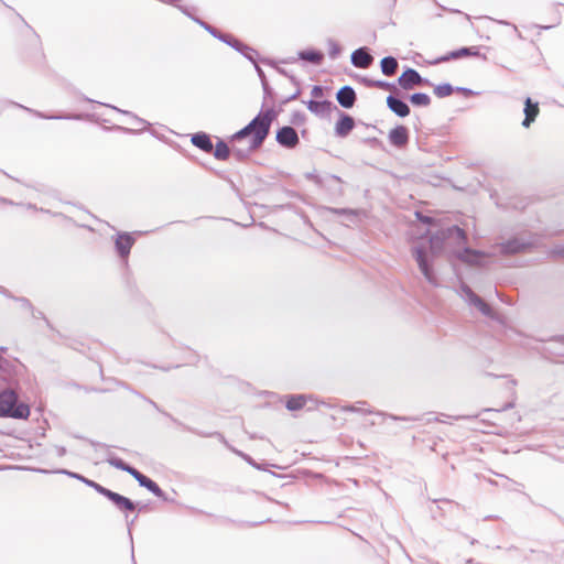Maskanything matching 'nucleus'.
I'll return each mask as SVG.
<instances>
[{
	"label": "nucleus",
	"instance_id": "nucleus-1",
	"mask_svg": "<svg viewBox=\"0 0 564 564\" xmlns=\"http://www.w3.org/2000/svg\"><path fill=\"white\" fill-rule=\"evenodd\" d=\"M278 117V112L274 110V108H268L264 111H260L252 120L253 124V135L250 140V149L257 150L259 149L267 137L269 135L270 128L272 122Z\"/></svg>",
	"mask_w": 564,
	"mask_h": 564
},
{
	"label": "nucleus",
	"instance_id": "nucleus-2",
	"mask_svg": "<svg viewBox=\"0 0 564 564\" xmlns=\"http://www.w3.org/2000/svg\"><path fill=\"white\" fill-rule=\"evenodd\" d=\"M30 415V408L24 402H19L18 394L12 390L0 392V417L25 420Z\"/></svg>",
	"mask_w": 564,
	"mask_h": 564
},
{
	"label": "nucleus",
	"instance_id": "nucleus-3",
	"mask_svg": "<svg viewBox=\"0 0 564 564\" xmlns=\"http://www.w3.org/2000/svg\"><path fill=\"white\" fill-rule=\"evenodd\" d=\"M534 246L532 238L514 237L496 246L501 256H514L531 250Z\"/></svg>",
	"mask_w": 564,
	"mask_h": 564
},
{
	"label": "nucleus",
	"instance_id": "nucleus-4",
	"mask_svg": "<svg viewBox=\"0 0 564 564\" xmlns=\"http://www.w3.org/2000/svg\"><path fill=\"white\" fill-rule=\"evenodd\" d=\"M446 239H455L458 243H464L467 237L465 230L458 226H452L446 230H442L430 238V246L433 252L441 251Z\"/></svg>",
	"mask_w": 564,
	"mask_h": 564
},
{
	"label": "nucleus",
	"instance_id": "nucleus-5",
	"mask_svg": "<svg viewBox=\"0 0 564 564\" xmlns=\"http://www.w3.org/2000/svg\"><path fill=\"white\" fill-rule=\"evenodd\" d=\"M455 257L460 260L462 262L471 265V267H479L484 268L486 267V258H490L496 256L495 252H485L480 250H475L468 247H464L460 250H456L454 252Z\"/></svg>",
	"mask_w": 564,
	"mask_h": 564
},
{
	"label": "nucleus",
	"instance_id": "nucleus-6",
	"mask_svg": "<svg viewBox=\"0 0 564 564\" xmlns=\"http://www.w3.org/2000/svg\"><path fill=\"white\" fill-rule=\"evenodd\" d=\"M412 256L414 257L415 261L417 262L419 269L426 279V281L436 286L437 285V278L433 271L432 263L429 260V257L426 254V251L421 246H414L412 248Z\"/></svg>",
	"mask_w": 564,
	"mask_h": 564
},
{
	"label": "nucleus",
	"instance_id": "nucleus-7",
	"mask_svg": "<svg viewBox=\"0 0 564 564\" xmlns=\"http://www.w3.org/2000/svg\"><path fill=\"white\" fill-rule=\"evenodd\" d=\"M398 84L405 90L413 89L415 86H431V82L423 78L419 72L413 68H406L398 78Z\"/></svg>",
	"mask_w": 564,
	"mask_h": 564
},
{
	"label": "nucleus",
	"instance_id": "nucleus-8",
	"mask_svg": "<svg viewBox=\"0 0 564 564\" xmlns=\"http://www.w3.org/2000/svg\"><path fill=\"white\" fill-rule=\"evenodd\" d=\"M462 291L464 293L465 300L470 304L476 306L482 315L487 317L495 318V312L491 306L486 303L480 296H478L468 285L463 284Z\"/></svg>",
	"mask_w": 564,
	"mask_h": 564
},
{
	"label": "nucleus",
	"instance_id": "nucleus-9",
	"mask_svg": "<svg viewBox=\"0 0 564 564\" xmlns=\"http://www.w3.org/2000/svg\"><path fill=\"white\" fill-rule=\"evenodd\" d=\"M276 142L286 149H294L299 143V134L291 126H284L276 131Z\"/></svg>",
	"mask_w": 564,
	"mask_h": 564
},
{
	"label": "nucleus",
	"instance_id": "nucleus-10",
	"mask_svg": "<svg viewBox=\"0 0 564 564\" xmlns=\"http://www.w3.org/2000/svg\"><path fill=\"white\" fill-rule=\"evenodd\" d=\"M134 238L129 232H120L118 234L115 247L120 258L127 259L132 246L134 245Z\"/></svg>",
	"mask_w": 564,
	"mask_h": 564
},
{
	"label": "nucleus",
	"instance_id": "nucleus-11",
	"mask_svg": "<svg viewBox=\"0 0 564 564\" xmlns=\"http://www.w3.org/2000/svg\"><path fill=\"white\" fill-rule=\"evenodd\" d=\"M351 64L358 68H368L373 63V56L367 47H359L351 53Z\"/></svg>",
	"mask_w": 564,
	"mask_h": 564
},
{
	"label": "nucleus",
	"instance_id": "nucleus-12",
	"mask_svg": "<svg viewBox=\"0 0 564 564\" xmlns=\"http://www.w3.org/2000/svg\"><path fill=\"white\" fill-rule=\"evenodd\" d=\"M336 99L343 108L350 109L357 100L356 91L351 86L345 85L336 93Z\"/></svg>",
	"mask_w": 564,
	"mask_h": 564
},
{
	"label": "nucleus",
	"instance_id": "nucleus-13",
	"mask_svg": "<svg viewBox=\"0 0 564 564\" xmlns=\"http://www.w3.org/2000/svg\"><path fill=\"white\" fill-rule=\"evenodd\" d=\"M474 50H475V47H462L459 50L452 51V52L447 53L446 55L437 57L433 61H430L429 64L437 65V64L448 62L451 59L460 58L464 56L478 55V51H474Z\"/></svg>",
	"mask_w": 564,
	"mask_h": 564
},
{
	"label": "nucleus",
	"instance_id": "nucleus-14",
	"mask_svg": "<svg viewBox=\"0 0 564 564\" xmlns=\"http://www.w3.org/2000/svg\"><path fill=\"white\" fill-rule=\"evenodd\" d=\"M387 106L398 117L404 118L410 115L409 105L393 95L387 97Z\"/></svg>",
	"mask_w": 564,
	"mask_h": 564
},
{
	"label": "nucleus",
	"instance_id": "nucleus-15",
	"mask_svg": "<svg viewBox=\"0 0 564 564\" xmlns=\"http://www.w3.org/2000/svg\"><path fill=\"white\" fill-rule=\"evenodd\" d=\"M389 141L398 148H402L409 142V131L404 126H397L389 132Z\"/></svg>",
	"mask_w": 564,
	"mask_h": 564
},
{
	"label": "nucleus",
	"instance_id": "nucleus-16",
	"mask_svg": "<svg viewBox=\"0 0 564 564\" xmlns=\"http://www.w3.org/2000/svg\"><path fill=\"white\" fill-rule=\"evenodd\" d=\"M133 478L138 481L139 486L147 488L154 496L159 498L164 497V491L159 487V485L139 470L135 471Z\"/></svg>",
	"mask_w": 564,
	"mask_h": 564
},
{
	"label": "nucleus",
	"instance_id": "nucleus-17",
	"mask_svg": "<svg viewBox=\"0 0 564 564\" xmlns=\"http://www.w3.org/2000/svg\"><path fill=\"white\" fill-rule=\"evenodd\" d=\"M355 127V120L351 116L341 112L339 120L336 122L335 132L338 137H347Z\"/></svg>",
	"mask_w": 564,
	"mask_h": 564
},
{
	"label": "nucleus",
	"instance_id": "nucleus-18",
	"mask_svg": "<svg viewBox=\"0 0 564 564\" xmlns=\"http://www.w3.org/2000/svg\"><path fill=\"white\" fill-rule=\"evenodd\" d=\"M305 104L307 106V109L317 116L328 115L332 111V109L334 108L333 102L329 100L318 101V100L311 99V100L306 101Z\"/></svg>",
	"mask_w": 564,
	"mask_h": 564
},
{
	"label": "nucleus",
	"instance_id": "nucleus-19",
	"mask_svg": "<svg viewBox=\"0 0 564 564\" xmlns=\"http://www.w3.org/2000/svg\"><path fill=\"white\" fill-rule=\"evenodd\" d=\"M524 119L522 121V126L524 128H529L531 123L535 120L539 115V105L538 102H532L531 98H527L524 101Z\"/></svg>",
	"mask_w": 564,
	"mask_h": 564
},
{
	"label": "nucleus",
	"instance_id": "nucleus-20",
	"mask_svg": "<svg viewBox=\"0 0 564 564\" xmlns=\"http://www.w3.org/2000/svg\"><path fill=\"white\" fill-rule=\"evenodd\" d=\"M192 143L206 153H210L214 149L210 137L205 132H197L192 135Z\"/></svg>",
	"mask_w": 564,
	"mask_h": 564
},
{
	"label": "nucleus",
	"instance_id": "nucleus-21",
	"mask_svg": "<svg viewBox=\"0 0 564 564\" xmlns=\"http://www.w3.org/2000/svg\"><path fill=\"white\" fill-rule=\"evenodd\" d=\"M109 500L120 511H133L135 509V503L131 499H129L118 492L112 491L111 496L109 497Z\"/></svg>",
	"mask_w": 564,
	"mask_h": 564
},
{
	"label": "nucleus",
	"instance_id": "nucleus-22",
	"mask_svg": "<svg viewBox=\"0 0 564 564\" xmlns=\"http://www.w3.org/2000/svg\"><path fill=\"white\" fill-rule=\"evenodd\" d=\"M307 400H313L312 395L306 394H293L289 395L286 400V409L289 411H297L306 405Z\"/></svg>",
	"mask_w": 564,
	"mask_h": 564
},
{
	"label": "nucleus",
	"instance_id": "nucleus-23",
	"mask_svg": "<svg viewBox=\"0 0 564 564\" xmlns=\"http://www.w3.org/2000/svg\"><path fill=\"white\" fill-rule=\"evenodd\" d=\"M106 462L117 468V469H120L122 471H126L128 473L129 475H131L133 477V475L135 474V471L138 469H135L134 467L128 465L127 463H124L121 458L117 457L116 455H113L112 453H110L108 455V457L106 458Z\"/></svg>",
	"mask_w": 564,
	"mask_h": 564
},
{
	"label": "nucleus",
	"instance_id": "nucleus-24",
	"mask_svg": "<svg viewBox=\"0 0 564 564\" xmlns=\"http://www.w3.org/2000/svg\"><path fill=\"white\" fill-rule=\"evenodd\" d=\"M399 63L393 56H386L380 62L381 72L386 76H392L398 69Z\"/></svg>",
	"mask_w": 564,
	"mask_h": 564
},
{
	"label": "nucleus",
	"instance_id": "nucleus-25",
	"mask_svg": "<svg viewBox=\"0 0 564 564\" xmlns=\"http://www.w3.org/2000/svg\"><path fill=\"white\" fill-rule=\"evenodd\" d=\"M299 58L310 62L314 65H319L324 59V54L315 50H306L299 52Z\"/></svg>",
	"mask_w": 564,
	"mask_h": 564
},
{
	"label": "nucleus",
	"instance_id": "nucleus-26",
	"mask_svg": "<svg viewBox=\"0 0 564 564\" xmlns=\"http://www.w3.org/2000/svg\"><path fill=\"white\" fill-rule=\"evenodd\" d=\"M341 184V178L334 174H324L318 178V186L327 189H336Z\"/></svg>",
	"mask_w": 564,
	"mask_h": 564
},
{
	"label": "nucleus",
	"instance_id": "nucleus-27",
	"mask_svg": "<svg viewBox=\"0 0 564 564\" xmlns=\"http://www.w3.org/2000/svg\"><path fill=\"white\" fill-rule=\"evenodd\" d=\"M230 155V149L224 140H218L215 147L214 156L217 160L225 161Z\"/></svg>",
	"mask_w": 564,
	"mask_h": 564
},
{
	"label": "nucleus",
	"instance_id": "nucleus-28",
	"mask_svg": "<svg viewBox=\"0 0 564 564\" xmlns=\"http://www.w3.org/2000/svg\"><path fill=\"white\" fill-rule=\"evenodd\" d=\"M410 102L416 107H427L431 104V98L425 93H414L410 97Z\"/></svg>",
	"mask_w": 564,
	"mask_h": 564
},
{
	"label": "nucleus",
	"instance_id": "nucleus-29",
	"mask_svg": "<svg viewBox=\"0 0 564 564\" xmlns=\"http://www.w3.org/2000/svg\"><path fill=\"white\" fill-rule=\"evenodd\" d=\"M365 405H366L365 401H359L356 404L343 405L340 410L343 412H355V413H360V414L373 413L372 410L366 409Z\"/></svg>",
	"mask_w": 564,
	"mask_h": 564
},
{
	"label": "nucleus",
	"instance_id": "nucleus-30",
	"mask_svg": "<svg viewBox=\"0 0 564 564\" xmlns=\"http://www.w3.org/2000/svg\"><path fill=\"white\" fill-rule=\"evenodd\" d=\"M328 210L332 213V214H335V215H339V216H345L347 217L350 221H354L358 215H359V210L357 209H350V208H328Z\"/></svg>",
	"mask_w": 564,
	"mask_h": 564
},
{
	"label": "nucleus",
	"instance_id": "nucleus-31",
	"mask_svg": "<svg viewBox=\"0 0 564 564\" xmlns=\"http://www.w3.org/2000/svg\"><path fill=\"white\" fill-rule=\"evenodd\" d=\"M453 91H454V87L451 84H448V83L437 85L434 88V94L438 98L447 97V96L452 95Z\"/></svg>",
	"mask_w": 564,
	"mask_h": 564
},
{
	"label": "nucleus",
	"instance_id": "nucleus-32",
	"mask_svg": "<svg viewBox=\"0 0 564 564\" xmlns=\"http://www.w3.org/2000/svg\"><path fill=\"white\" fill-rule=\"evenodd\" d=\"M253 124L252 122L250 121L246 127H243L241 130L237 131L234 135H232V140L234 141H239V140H242L245 139L246 137L248 135H253Z\"/></svg>",
	"mask_w": 564,
	"mask_h": 564
},
{
	"label": "nucleus",
	"instance_id": "nucleus-33",
	"mask_svg": "<svg viewBox=\"0 0 564 564\" xmlns=\"http://www.w3.org/2000/svg\"><path fill=\"white\" fill-rule=\"evenodd\" d=\"M88 487L95 489L99 495H102L107 499H109V497L112 494V490L101 486L100 484H98V482H96L94 480H93V482L88 484Z\"/></svg>",
	"mask_w": 564,
	"mask_h": 564
},
{
	"label": "nucleus",
	"instance_id": "nucleus-34",
	"mask_svg": "<svg viewBox=\"0 0 564 564\" xmlns=\"http://www.w3.org/2000/svg\"><path fill=\"white\" fill-rule=\"evenodd\" d=\"M88 487L95 489L99 495H102L107 499H109V497L112 494V490L101 486L100 484H98V482H96L94 480H93V482L88 484Z\"/></svg>",
	"mask_w": 564,
	"mask_h": 564
},
{
	"label": "nucleus",
	"instance_id": "nucleus-35",
	"mask_svg": "<svg viewBox=\"0 0 564 564\" xmlns=\"http://www.w3.org/2000/svg\"><path fill=\"white\" fill-rule=\"evenodd\" d=\"M340 51V46L334 40H328V54L330 58H337Z\"/></svg>",
	"mask_w": 564,
	"mask_h": 564
},
{
	"label": "nucleus",
	"instance_id": "nucleus-36",
	"mask_svg": "<svg viewBox=\"0 0 564 564\" xmlns=\"http://www.w3.org/2000/svg\"><path fill=\"white\" fill-rule=\"evenodd\" d=\"M228 45L231 46L232 48H235L239 53L250 52V46H248L245 43L240 42L236 37L234 40H231V42L228 43Z\"/></svg>",
	"mask_w": 564,
	"mask_h": 564
},
{
	"label": "nucleus",
	"instance_id": "nucleus-37",
	"mask_svg": "<svg viewBox=\"0 0 564 564\" xmlns=\"http://www.w3.org/2000/svg\"><path fill=\"white\" fill-rule=\"evenodd\" d=\"M232 154L239 160L242 161L249 156V154L253 151L250 149V145L247 149H237L232 148Z\"/></svg>",
	"mask_w": 564,
	"mask_h": 564
},
{
	"label": "nucleus",
	"instance_id": "nucleus-38",
	"mask_svg": "<svg viewBox=\"0 0 564 564\" xmlns=\"http://www.w3.org/2000/svg\"><path fill=\"white\" fill-rule=\"evenodd\" d=\"M194 21H196L200 26H203L209 34H212L214 37H217L219 32L217 29H215L214 26H212L210 24H208L207 22L205 21H202L197 18L194 19Z\"/></svg>",
	"mask_w": 564,
	"mask_h": 564
},
{
	"label": "nucleus",
	"instance_id": "nucleus-39",
	"mask_svg": "<svg viewBox=\"0 0 564 564\" xmlns=\"http://www.w3.org/2000/svg\"><path fill=\"white\" fill-rule=\"evenodd\" d=\"M62 474H66L75 479H78L80 481H83L85 485L88 486V484L93 482V480L79 475V474H76V473H73V471H68V470H61Z\"/></svg>",
	"mask_w": 564,
	"mask_h": 564
},
{
	"label": "nucleus",
	"instance_id": "nucleus-40",
	"mask_svg": "<svg viewBox=\"0 0 564 564\" xmlns=\"http://www.w3.org/2000/svg\"><path fill=\"white\" fill-rule=\"evenodd\" d=\"M375 88L386 89V90H395L394 84L384 82V80H376Z\"/></svg>",
	"mask_w": 564,
	"mask_h": 564
},
{
	"label": "nucleus",
	"instance_id": "nucleus-41",
	"mask_svg": "<svg viewBox=\"0 0 564 564\" xmlns=\"http://www.w3.org/2000/svg\"><path fill=\"white\" fill-rule=\"evenodd\" d=\"M246 58H248L250 62L253 63V65L257 64V56H258V53L256 50H253L252 47H250V52H243L241 53Z\"/></svg>",
	"mask_w": 564,
	"mask_h": 564
},
{
	"label": "nucleus",
	"instance_id": "nucleus-42",
	"mask_svg": "<svg viewBox=\"0 0 564 564\" xmlns=\"http://www.w3.org/2000/svg\"><path fill=\"white\" fill-rule=\"evenodd\" d=\"M261 85L264 94V99L271 98L273 96V89L270 87L268 80L263 79V83Z\"/></svg>",
	"mask_w": 564,
	"mask_h": 564
},
{
	"label": "nucleus",
	"instance_id": "nucleus-43",
	"mask_svg": "<svg viewBox=\"0 0 564 564\" xmlns=\"http://www.w3.org/2000/svg\"><path fill=\"white\" fill-rule=\"evenodd\" d=\"M36 116L45 119H78L79 116H44L40 112H35Z\"/></svg>",
	"mask_w": 564,
	"mask_h": 564
},
{
	"label": "nucleus",
	"instance_id": "nucleus-44",
	"mask_svg": "<svg viewBox=\"0 0 564 564\" xmlns=\"http://www.w3.org/2000/svg\"><path fill=\"white\" fill-rule=\"evenodd\" d=\"M311 95L313 98H321L324 95L323 87L318 85L313 86Z\"/></svg>",
	"mask_w": 564,
	"mask_h": 564
},
{
	"label": "nucleus",
	"instance_id": "nucleus-45",
	"mask_svg": "<svg viewBox=\"0 0 564 564\" xmlns=\"http://www.w3.org/2000/svg\"><path fill=\"white\" fill-rule=\"evenodd\" d=\"M305 177L310 181H313L318 186V178H321L322 175L319 173H317V171H313V172L306 173Z\"/></svg>",
	"mask_w": 564,
	"mask_h": 564
},
{
	"label": "nucleus",
	"instance_id": "nucleus-46",
	"mask_svg": "<svg viewBox=\"0 0 564 564\" xmlns=\"http://www.w3.org/2000/svg\"><path fill=\"white\" fill-rule=\"evenodd\" d=\"M216 39H218L219 41H221L228 45V43H230L231 40H234L235 37L230 34L219 32V34Z\"/></svg>",
	"mask_w": 564,
	"mask_h": 564
},
{
	"label": "nucleus",
	"instance_id": "nucleus-47",
	"mask_svg": "<svg viewBox=\"0 0 564 564\" xmlns=\"http://www.w3.org/2000/svg\"><path fill=\"white\" fill-rule=\"evenodd\" d=\"M301 94V90L300 88L297 87L296 90L294 93H292L291 96L286 97L285 99H283L282 104H288L292 100H295Z\"/></svg>",
	"mask_w": 564,
	"mask_h": 564
},
{
	"label": "nucleus",
	"instance_id": "nucleus-48",
	"mask_svg": "<svg viewBox=\"0 0 564 564\" xmlns=\"http://www.w3.org/2000/svg\"><path fill=\"white\" fill-rule=\"evenodd\" d=\"M278 72H279L280 74H282V75H284V76L289 77V78H290V80H291L295 86H299V82H297V79H296L294 76L289 75V74H288V72H286L285 69H283V68H278Z\"/></svg>",
	"mask_w": 564,
	"mask_h": 564
},
{
	"label": "nucleus",
	"instance_id": "nucleus-49",
	"mask_svg": "<svg viewBox=\"0 0 564 564\" xmlns=\"http://www.w3.org/2000/svg\"><path fill=\"white\" fill-rule=\"evenodd\" d=\"M552 253L556 257H560V258H563L564 259V246H556L553 250H552Z\"/></svg>",
	"mask_w": 564,
	"mask_h": 564
},
{
	"label": "nucleus",
	"instance_id": "nucleus-50",
	"mask_svg": "<svg viewBox=\"0 0 564 564\" xmlns=\"http://www.w3.org/2000/svg\"><path fill=\"white\" fill-rule=\"evenodd\" d=\"M361 83H362L366 87L372 88V87H375L376 80H375V79H370V78H368V77H362V78H361Z\"/></svg>",
	"mask_w": 564,
	"mask_h": 564
},
{
	"label": "nucleus",
	"instance_id": "nucleus-51",
	"mask_svg": "<svg viewBox=\"0 0 564 564\" xmlns=\"http://www.w3.org/2000/svg\"><path fill=\"white\" fill-rule=\"evenodd\" d=\"M19 302L21 303V306L23 308H26V310H30V311L33 308L32 304L30 303V301L28 299H25V297L19 299Z\"/></svg>",
	"mask_w": 564,
	"mask_h": 564
},
{
	"label": "nucleus",
	"instance_id": "nucleus-52",
	"mask_svg": "<svg viewBox=\"0 0 564 564\" xmlns=\"http://www.w3.org/2000/svg\"><path fill=\"white\" fill-rule=\"evenodd\" d=\"M456 91H459L462 94H464L465 96H471V95H475V91L469 89V88H465V87H457L455 89Z\"/></svg>",
	"mask_w": 564,
	"mask_h": 564
},
{
	"label": "nucleus",
	"instance_id": "nucleus-53",
	"mask_svg": "<svg viewBox=\"0 0 564 564\" xmlns=\"http://www.w3.org/2000/svg\"><path fill=\"white\" fill-rule=\"evenodd\" d=\"M254 67H256L257 74H258V76H259V78L261 80V84H262L263 79H267L265 74H264V72L262 70V68L258 64H256Z\"/></svg>",
	"mask_w": 564,
	"mask_h": 564
},
{
	"label": "nucleus",
	"instance_id": "nucleus-54",
	"mask_svg": "<svg viewBox=\"0 0 564 564\" xmlns=\"http://www.w3.org/2000/svg\"><path fill=\"white\" fill-rule=\"evenodd\" d=\"M31 312H32V316L34 318L41 317V318L45 319V322L48 324V321L45 318V316L43 315L42 312H36V311H34V308H32Z\"/></svg>",
	"mask_w": 564,
	"mask_h": 564
},
{
	"label": "nucleus",
	"instance_id": "nucleus-55",
	"mask_svg": "<svg viewBox=\"0 0 564 564\" xmlns=\"http://www.w3.org/2000/svg\"><path fill=\"white\" fill-rule=\"evenodd\" d=\"M390 419L394 420V421H411L412 419L411 417H408V416H397V415H389Z\"/></svg>",
	"mask_w": 564,
	"mask_h": 564
},
{
	"label": "nucleus",
	"instance_id": "nucleus-56",
	"mask_svg": "<svg viewBox=\"0 0 564 564\" xmlns=\"http://www.w3.org/2000/svg\"><path fill=\"white\" fill-rule=\"evenodd\" d=\"M416 215L421 219V221H423L425 224H431L432 223V218L431 217H429V216L422 217L419 213H416Z\"/></svg>",
	"mask_w": 564,
	"mask_h": 564
},
{
	"label": "nucleus",
	"instance_id": "nucleus-57",
	"mask_svg": "<svg viewBox=\"0 0 564 564\" xmlns=\"http://www.w3.org/2000/svg\"><path fill=\"white\" fill-rule=\"evenodd\" d=\"M111 108H112V109H115V110H117V111H120V112H122V113H124V115L132 116V113H131V112H129V111L120 110V109H118L117 107H111Z\"/></svg>",
	"mask_w": 564,
	"mask_h": 564
},
{
	"label": "nucleus",
	"instance_id": "nucleus-58",
	"mask_svg": "<svg viewBox=\"0 0 564 564\" xmlns=\"http://www.w3.org/2000/svg\"><path fill=\"white\" fill-rule=\"evenodd\" d=\"M0 203H1V204H10V205L12 204V202H11V200H9V199H7V198H3V197H0Z\"/></svg>",
	"mask_w": 564,
	"mask_h": 564
},
{
	"label": "nucleus",
	"instance_id": "nucleus-59",
	"mask_svg": "<svg viewBox=\"0 0 564 564\" xmlns=\"http://www.w3.org/2000/svg\"><path fill=\"white\" fill-rule=\"evenodd\" d=\"M511 408H513V403H511V402H510V403H507V404L502 408V411L508 410V409H511Z\"/></svg>",
	"mask_w": 564,
	"mask_h": 564
},
{
	"label": "nucleus",
	"instance_id": "nucleus-60",
	"mask_svg": "<svg viewBox=\"0 0 564 564\" xmlns=\"http://www.w3.org/2000/svg\"><path fill=\"white\" fill-rule=\"evenodd\" d=\"M58 453H59V455H64L65 454V448L64 447L59 448Z\"/></svg>",
	"mask_w": 564,
	"mask_h": 564
},
{
	"label": "nucleus",
	"instance_id": "nucleus-61",
	"mask_svg": "<svg viewBox=\"0 0 564 564\" xmlns=\"http://www.w3.org/2000/svg\"><path fill=\"white\" fill-rule=\"evenodd\" d=\"M180 9H181L185 14L189 15V13L187 12V10H186L185 8L180 7Z\"/></svg>",
	"mask_w": 564,
	"mask_h": 564
},
{
	"label": "nucleus",
	"instance_id": "nucleus-62",
	"mask_svg": "<svg viewBox=\"0 0 564 564\" xmlns=\"http://www.w3.org/2000/svg\"><path fill=\"white\" fill-rule=\"evenodd\" d=\"M377 414L380 415V416H387V414L382 413V412H377Z\"/></svg>",
	"mask_w": 564,
	"mask_h": 564
},
{
	"label": "nucleus",
	"instance_id": "nucleus-63",
	"mask_svg": "<svg viewBox=\"0 0 564 564\" xmlns=\"http://www.w3.org/2000/svg\"><path fill=\"white\" fill-rule=\"evenodd\" d=\"M137 120H138L139 122H141V123H145V121H144V120H142V119L137 118Z\"/></svg>",
	"mask_w": 564,
	"mask_h": 564
},
{
	"label": "nucleus",
	"instance_id": "nucleus-64",
	"mask_svg": "<svg viewBox=\"0 0 564 564\" xmlns=\"http://www.w3.org/2000/svg\"><path fill=\"white\" fill-rule=\"evenodd\" d=\"M562 340H563V343H564V337H563V339H562Z\"/></svg>",
	"mask_w": 564,
	"mask_h": 564
}]
</instances>
